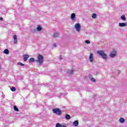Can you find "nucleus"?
<instances>
[{
	"label": "nucleus",
	"instance_id": "obj_16",
	"mask_svg": "<svg viewBox=\"0 0 127 127\" xmlns=\"http://www.w3.org/2000/svg\"><path fill=\"white\" fill-rule=\"evenodd\" d=\"M37 30L38 31H41L42 30V27H41L40 26L38 25L37 28Z\"/></svg>",
	"mask_w": 127,
	"mask_h": 127
},
{
	"label": "nucleus",
	"instance_id": "obj_2",
	"mask_svg": "<svg viewBox=\"0 0 127 127\" xmlns=\"http://www.w3.org/2000/svg\"><path fill=\"white\" fill-rule=\"evenodd\" d=\"M43 56L41 55H39L38 56V60L36 61L37 63H39V65H41L43 63Z\"/></svg>",
	"mask_w": 127,
	"mask_h": 127
},
{
	"label": "nucleus",
	"instance_id": "obj_13",
	"mask_svg": "<svg viewBox=\"0 0 127 127\" xmlns=\"http://www.w3.org/2000/svg\"><path fill=\"white\" fill-rule=\"evenodd\" d=\"M56 127H66V126H65L64 125H62L59 123H57L56 124Z\"/></svg>",
	"mask_w": 127,
	"mask_h": 127
},
{
	"label": "nucleus",
	"instance_id": "obj_1",
	"mask_svg": "<svg viewBox=\"0 0 127 127\" xmlns=\"http://www.w3.org/2000/svg\"><path fill=\"white\" fill-rule=\"evenodd\" d=\"M97 53L99 55V56H101L102 59H104V60H107V59H108L107 54H105L104 51H97Z\"/></svg>",
	"mask_w": 127,
	"mask_h": 127
},
{
	"label": "nucleus",
	"instance_id": "obj_15",
	"mask_svg": "<svg viewBox=\"0 0 127 127\" xmlns=\"http://www.w3.org/2000/svg\"><path fill=\"white\" fill-rule=\"evenodd\" d=\"M121 19L126 21V20H127V18H126V16L125 15H123L121 16Z\"/></svg>",
	"mask_w": 127,
	"mask_h": 127
},
{
	"label": "nucleus",
	"instance_id": "obj_10",
	"mask_svg": "<svg viewBox=\"0 0 127 127\" xmlns=\"http://www.w3.org/2000/svg\"><path fill=\"white\" fill-rule=\"evenodd\" d=\"M71 19L72 20H75L76 19V14L75 13H72L71 15Z\"/></svg>",
	"mask_w": 127,
	"mask_h": 127
},
{
	"label": "nucleus",
	"instance_id": "obj_25",
	"mask_svg": "<svg viewBox=\"0 0 127 127\" xmlns=\"http://www.w3.org/2000/svg\"><path fill=\"white\" fill-rule=\"evenodd\" d=\"M13 39L14 40L17 39V36H16V35H13Z\"/></svg>",
	"mask_w": 127,
	"mask_h": 127
},
{
	"label": "nucleus",
	"instance_id": "obj_6",
	"mask_svg": "<svg viewBox=\"0 0 127 127\" xmlns=\"http://www.w3.org/2000/svg\"><path fill=\"white\" fill-rule=\"evenodd\" d=\"M116 54H117V51H113L110 53V57H111V58H114V57H116Z\"/></svg>",
	"mask_w": 127,
	"mask_h": 127
},
{
	"label": "nucleus",
	"instance_id": "obj_32",
	"mask_svg": "<svg viewBox=\"0 0 127 127\" xmlns=\"http://www.w3.org/2000/svg\"><path fill=\"white\" fill-rule=\"evenodd\" d=\"M119 72V74H120V73H121V71H120V70H118Z\"/></svg>",
	"mask_w": 127,
	"mask_h": 127
},
{
	"label": "nucleus",
	"instance_id": "obj_24",
	"mask_svg": "<svg viewBox=\"0 0 127 127\" xmlns=\"http://www.w3.org/2000/svg\"><path fill=\"white\" fill-rule=\"evenodd\" d=\"M96 17H97V14L95 13L93 14L92 15V18H96Z\"/></svg>",
	"mask_w": 127,
	"mask_h": 127
},
{
	"label": "nucleus",
	"instance_id": "obj_20",
	"mask_svg": "<svg viewBox=\"0 0 127 127\" xmlns=\"http://www.w3.org/2000/svg\"><path fill=\"white\" fill-rule=\"evenodd\" d=\"M29 62H35V59L33 58H31L30 59H29Z\"/></svg>",
	"mask_w": 127,
	"mask_h": 127
},
{
	"label": "nucleus",
	"instance_id": "obj_19",
	"mask_svg": "<svg viewBox=\"0 0 127 127\" xmlns=\"http://www.w3.org/2000/svg\"><path fill=\"white\" fill-rule=\"evenodd\" d=\"M4 54H8L9 53V51L8 49H5L3 51Z\"/></svg>",
	"mask_w": 127,
	"mask_h": 127
},
{
	"label": "nucleus",
	"instance_id": "obj_31",
	"mask_svg": "<svg viewBox=\"0 0 127 127\" xmlns=\"http://www.w3.org/2000/svg\"><path fill=\"white\" fill-rule=\"evenodd\" d=\"M60 59L61 60H62V57H61V56L60 57Z\"/></svg>",
	"mask_w": 127,
	"mask_h": 127
},
{
	"label": "nucleus",
	"instance_id": "obj_27",
	"mask_svg": "<svg viewBox=\"0 0 127 127\" xmlns=\"http://www.w3.org/2000/svg\"><path fill=\"white\" fill-rule=\"evenodd\" d=\"M14 44H16V43H17V39L14 40Z\"/></svg>",
	"mask_w": 127,
	"mask_h": 127
},
{
	"label": "nucleus",
	"instance_id": "obj_3",
	"mask_svg": "<svg viewBox=\"0 0 127 127\" xmlns=\"http://www.w3.org/2000/svg\"><path fill=\"white\" fill-rule=\"evenodd\" d=\"M52 111L54 114H56V115H60L62 113V111L59 108H55Z\"/></svg>",
	"mask_w": 127,
	"mask_h": 127
},
{
	"label": "nucleus",
	"instance_id": "obj_9",
	"mask_svg": "<svg viewBox=\"0 0 127 127\" xmlns=\"http://www.w3.org/2000/svg\"><path fill=\"white\" fill-rule=\"evenodd\" d=\"M59 35H60L59 33L56 32L53 34V37L54 38H58V37H59Z\"/></svg>",
	"mask_w": 127,
	"mask_h": 127
},
{
	"label": "nucleus",
	"instance_id": "obj_26",
	"mask_svg": "<svg viewBox=\"0 0 127 127\" xmlns=\"http://www.w3.org/2000/svg\"><path fill=\"white\" fill-rule=\"evenodd\" d=\"M85 43H86V44H90V42L89 40H86L85 41Z\"/></svg>",
	"mask_w": 127,
	"mask_h": 127
},
{
	"label": "nucleus",
	"instance_id": "obj_14",
	"mask_svg": "<svg viewBox=\"0 0 127 127\" xmlns=\"http://www.w3.org/2000/svg\"><path fill=\"white\" fill-rule=\"evenodd\" d=\"M73 73H74V71L73 70L68 69L67 70V73L69 75H72Z\"/></svg>",
	"mask_w": 127,
	"mask_h": 127
},
{
	"label": "nucleus",
	"instance_id": "obj_11",
	"mask_svg": "<svg viewBox=\"0 0 127 127\" xmlns=\"http://www.w3.org/2000/svg\"><path fill=\"white\" fill-rule=\"evenodd\" d=\"M89 77L91 81H92V82H93L94 83L96 82V79H95L93 77H92L91 75L89 74Z\"/></svg>",
	"mask_w": 127,
	"mask_h": 127
},
{
	"label": "nucleus",
	"instance_id": "obj_5",
	"mask_svg": "<svg viewBox=\"0 0 127 127\" xmlns=\"http://www.w3.org/2000/svg\"><path fill=\"white\" fill-rule=\"evenodd\" d=\"M89 58L90 62H91V63H93V62H94V54L91 53Z\"/></svg>",
	"mask_w": 127,
	"mask_h": 127
},
{
	"label": "nucleus",
	"instance_id": "obj_8",
	"mask_svg": "<svg viewBox=\"0 0 127 127\" xmlns=\"http://www.w3.org/2000/svg\"><path fill=\"white\" fill-rule=\"evenodd\" d=\"M23 57L24 62H26V61H27V59L29 58V55H25L23 56Z\"/></svg>",
	"mask_w": 127,
	"mask_h": 127
},
{
	"label": "nucleus",
	"instance_id": "obj_12",
	"mask_svg": "<svg viewBox=\"0 0 127 127\" xmlns=\"http://www.w3.org/2000/svg\"><path fill=\"white\" fill-rule=\"evenodd\" d=\"M73 125L74 127H78V126H79V122H78V121H75L73 123Z\"/></svg>",
	"mask_w": 127,
	"mask_h": 127
},
{
	"label": "nucleus",
	"instance_id": "obj_28",
	"mask_svg": "<svg viewBox=\"0 0 127 127\" xmlns=\"http://www.w3.org/2000/svg\"><path fill=\"white\" fill-rule=\"evenodd\" d=\"M53 46L54 47H57V45H56V44H54Z\"/></svg>",
	"mask_w": 127,
	"mask_h": 127
},
{
	"label": "nucleus",
	"instance_id": "obj_30",
	"mask_svg": "<svg viewBox=\"0 0 127 127\" xmlns=\"http://www.w3.org/2000/svg\"><path fill=\"white\" fill-rule=\"evenodd\" d=\"M2 97L3 98H4V94H2Z\"/></svg>",
	"mask_w": 127,
	"mask_h": 127
},
{
	"label": "nucleus",
	"instance_id": "obj_29",
	"mask_svg": "<svg viewBox=\"0 0 127 127\" xmlns=\"http://www.w3.org/2000/svg\"><path fill=\"white\" fill-rule=\"evenodd\" d=\"M0 20H3V18L2 17H0Z\"/></svg>",
	"mask_w": 127,
	"mask_h": 127
},
{
	"label": "nucleus",
	"instance_id": "obj_23",
	"mask_svg": "<svg viewBox=\"0 0 127 127\" xmlns=\"http://www.w3.org/2000/svg\"><path fill=\"white\" fill-rule=\"evenodd\" d=\"M18 65H20V66H24V64L21 63H17Z\"/></svg>",
	"mask_w": 127,
	"mask_h": 127
},
{
	"label": "nucleus",
	"instance_id": "obj_4",
	"mask_svg": "<svg viewBox=\"0 0 127 127\" xmlns=\"http://www.w3.org/2000/svg\"><path fill=\"white\" fill-rule=\"evenodd\" d=\"M74 28L79 32L81 30V25L79 23H76L74 25Z\"/></svg>",
	"mask_w": 127,
	"mask_h": 127
},
{
	"label": "nucleus",
	"instance_id": "obj_18",
	"mask_svg": "<svg viewBox=\"0 0 127 127\" xmlns=\"http://www.w3.org/2000/svg\"><path fill=\"white\" fill-rule=\"evenodd\" d=\"M120 123H121L122 124L125 123V119L121 118L119 120Z\"/></svg>",
	"mask_w": 127,
	"mask_h": 127
},
{
	"label": "nucleus",
	"instance_id": "obj_22",
	"mask_svg": "<svg viewBox=\"0 0 127 127\" xmlns=\"http://www.w3.org/2000/svg\"><path fill=\"white\" fill-rule=\"evenodd\" d=\"M14 110L16 112H18L19 111L18 108H17V107H16V106H14Z\"/></svg>",
	"mask_w": 127,
	"mask_h": 127
},
{
	"label": "nucleus",
	"instance_id": "obj_21",
	"mask_svg": "<svg viewBox=\"0 0 127 127\" xmlns=\"http://www.w3.org/2000/svg\"><path fill=\"white\" fill-rule=\"evenodd\" d=\"M11 91H12V92H14L15 91H16V89L15 88V87L13 86L10 88Z\"/></svg>",
	"mask_w": 127,
	"mask_h": 127
},
{
	"label": "nucleus",
	"instance_id": "obj_7",
	"mask_svg": "<svg viewBox=\"0 0 127 127\" xmlns=\"http://www.w3.org/2000/svg\"><path fill=\"white\" fill-rule=\"evenodd\" d=\"M119 26L120 27H126V26H127V23H119Z\"/></svg>",
	"mask_w": 127,
	"mask_h": 127
},
{
	"label": "nucleus",
	"instance_id": "obj_17",
	"mask_svg": "<svg viewBox=\"0 0 127 127\" xmlns=\"http://www.w3.org/2000/svg\"><path fill=\"white\" fill-rule=\"evenodd\" d=\"M65 118L66 120H70V119H71V116H70L69 114H66L65 115Z\"/></svg>",
	"mask_w": 127,
	"mask_h": 127
}]
</instances>
